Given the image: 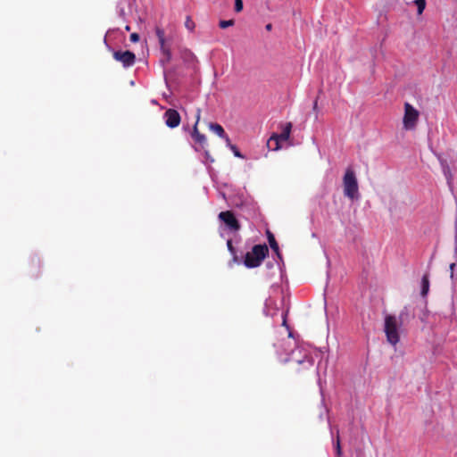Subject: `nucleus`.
Here are the masks:
<instances>
[{
  "instance_id": "12",
  "label": "nucleus",
  "mask_w": 457,
  "mask_h": 457,
  "mask_svg": "<svg viewBox=\"0 0 457 457\" xmlns=\"http://www.w3.org/2000/svg\"><path fill=\"white\" fill-rule=\"evenodd\" d=\"M267 237L270 248L276 253L278 257L281 258L278 244L276 241L274 235L270 230L267 231Z\"/></svg>"
},
{
  "instance_id": "23",
  "label": "nucleus",
  "mask_w": 457,
  "mask_h": 457,
  "mask_svg": "<svg viewBox=\"0 0 457 457\" xmlns=\"http://www.w3.org/2000/svg\"><path fill=\"white\" fill-rule=\"evenodd\" d=\"M454 267H455V263H451L450 264V271H451V278H453V270H454Z\"/></svg>"
},
{
  "instance_id": "18",
  "label": "nucleus",
  "mask_w": 457,
  "mask_h": 457,
  "mask_svg": "<svg viewBox=\"0 0 457 457\" xmlns=\"http://www.w3.org/2000/svg\"><path fill=\"white\" fill-rule=\"evenodd\" d=\"M185 26L190 31H192L195 29V22H194V21L189 16H187V19H186Z\"/></svg>"
},
{
  "instance_id": "3",
  "label": "nucleus",
  "mask_w": 457,
  "mask_h": 457,
  "mask_svg": "<svg viewBox=\"0 0 457 457\" xmlns=\"http://www.w3.org/2000/svg\"><path fill=\"white\" fill-rule=\"evenodd\" d=\"M401 322L397 320L395 315H386L385 317L384 331L386 337V340L392 345H396L400 340L399 327Z\"/></svg>"
},
{
  "instance_id": "27",
  "label": "nucleus",
  "mask_w": 457,
  "mask_h": 457,
  "mask_svg": "<svg viewBox=\"0 0 457 457\" xmlns=\"http://www.w3.org/2000/svg\"><path fill=\"white\" fill-rule=\"evenodd\" d=\"M294 355H295V352H292V357H291V359H290V360H295V357H294Z\"/></svg>"
},
{
  "instance_id": "15",
  "label": "nucleus",
  "mask_w": 457,
  "mask_h": 457,
  "mask_svg": "<svg viewBox=\"0 0 457 457\" xmlns=\"http://www.w3.org/2000/svg\"><path fill=\"white\" fill-rule=\"evenodd\" d=\"M299 364L304 365L305 369H310L313 366V360L307 354L303 355L302 360H295Z\"/></svg>"
},
{
  "instance_id": "14",
  "label": "nucleus",
  "mask_w": 457,
  "mask_h": 457,
  "mask_svg": "<svg viewBox=\"0 0 457 457\" xmlns=\"http://www.w3.org/2000/svg\"><path fill=\"white\" fill-rule=\"evenodd\" d=\"M227 246H228V250L229 251V253H231L232 255V261L233 262L235 263H239L240 262V259L236 252V249L235 247L233 246V244H232V240L229 239L227 241Z\"/></svg>"
},
{
  "instance_id": "10",
  "label": "nucleus",
  "mask_w": 457,
  "mask_h": 457,
  "mask_svg": "<svg viewBox=\"0 0 457 457\" xmlns=\"http://www.w3.org/2000/svg\"><path fill=\"white\" fill-rule=\"evenodd\" d=\"M164 120L167 127L170 129L177 128L181 121V117L179 112L175 109H168L164 112Z\"/></svg>"
},
{
  "instance_id": "4",
  "label": "nucleus",
  "mask_w": 457,
  "mask_h": 457,
  "mask_svg": "<svg viewBox=\"0 0 457 457\" xmlns=\"http://www.w3.org/2000/svg\"><path fill=\"white\" fill-rule=\"evenodd\" d=\"M292 123L287 122L284 125V128L280 134H273L267 142V146L273 151H277L280 148L279 142L287 141L291 133Z\"/></svg>"
},
{
  "instance_id": "13",
  "label": "nucleus",
  "mask_w": 457,
  "mask_h": 457,
  "mask_svg": "<svg viewBox=\"0 0 457 457\" xmlns=\"http://www.w3.org/2000/svg\"><path fill=\"white\" fill-rule=\"evenodd\" d=\"M429 291V279H428V274H424L421 279V295L423 297L427 296L428 293Z\"/></svg>"
},
{
  "instance_id": "26",
  "label": "nucleus",
  "mask_w": 457,
  "mask_h": 457,
  "mask_svg": "<svg viewBox=\"0 0 457 457\" xmlns=\"http://www.w3.org/2000/svg\"><path fill=\"white\" fill-rule=\"evenodd\" d=\"M125 29H126L127 31H129V30H130V26H129V25H127V26L125 27Z\"/></svg>"
},
{
  "instance_id": "1",
  "label": "nucleus",
  "mask_w": 457,
  "mask_h": 457,
  "mask_svg": "<svg viewBox=\"0 0 457 457\" xmlns=\"http://www.w3.org/2000/svg\"><path fill=\"white\" fill-rule=\"evenodd\" d=\"M268 253L269 249L265 244L255 245L251 252L246 253L244 259V264L247 268L259 267Z\"/></svg>"
},
{
  "instance_id": "2",
  "label": "nucleus",
  "mask_w": 457,
  "mask_h": 457,
  "mask_svg": "<svg viewBox=\"0 0 457 457\" xmlns=\"http://www.w3.org/2000/svg\"><path fill=\"white\" fill-rule=\"evenodd\" d=\"M344 195L351 200L359 197V186L354 170L348 167L343 177Z\"/></svg>"
},
{
  "instance_id": "9",
  "label": "nucleus",
  "mask_w": 457,
  "mask_h": 457,
  "mask_svg": "<svg viewBox=\"0 0 457 457\" xmlns=\"http://www.w3.org/2000/svg\"><path fill=\"white\" fill-rule=\"evenodd\" d=\"M200 117H201V109L198 108L196 111V115H195L196 120L193 127L191 137H193L194 141L196 144H198L202 148H204V146L206 145V137H205V135L200 133L198 130V123L200 120Z\"/></svg>"
},
{
  "instance_id": "6",
  "label": "nucleus",
  "mask_w": 457,
  "mask_h": 457,
  "mask_svg": "<svg viewBox=\"0 0 457 457\" xmlns=\"http://www.w3.org/2000/svg\"><path fill=\"white\" fill-rule=\"evenodd\" d=\"M155 33L159 41L161 52L162 54V58L161 59V62L162 65L170 62L171 60V52L170 48L166 45L165 42V33L164 30L161 28L157 27L155 29Z\"/></svg>"
},
{
  "instance_id": "24",
  "label": "nucleus",
  "mask_w": 457,
  "mask_h": 457,
  "mask_svg": "<svg viewBox=\"0 0 457 457\" xmlns=\"http://www.w3.org/2000/svg\"><path fill=\"white\" fill-rule=\"evenodd\" d=\"M313 111L317 112L318 110V99H315L314 103H313Z\"/></svg>"
},
{
  "instance_id": "11",
  "label": "nucleus",
  "mask_w": 457,
  "mask_h": 457,
  "mask_svg": "<svg viewBox=\"0 0 457 457\" xmlns=\"http://www.w3.org/2000/svg\"><path fill=\"white\" fill-rule=\"evenodd\" d=\"M208 128L210 130H212V132L217 134L220 138L225 139L227 144H229L230 139H229L228 136L226 134V132L221 125H220L218 123L210 122L208 124Z\"/></svg>"
},
{
  "instance_id": "7",
  "label": "nucleus",
  "mask_w": 457,
  "mask_h": 457,
  "mask_svg": "<svg viewBox=\"0 0 457 457\" xmlns=\"http://www.w3.org/2000/svg\"><path fill=\"white\" fill-rule=\"evenodd\" d=\"M113 59L117 62H121L124 68L131 67L136 62V55L131 51H114L112 54Z\"/></svg>"
},
{
  "instance_id": "16",
  "label": "nucleus",
  "mask_w": 457,
  "mask_h": 457,
  "mask_svg": "<svg viewBox=\"0 0 457 457\" xmlns=\"http://www.w3.org/2000/svg\"><path fill=\"white\" fill-rule=\"evenodd\" d=\"M414 3L418 8V13L421 14L426 7V1L425 0H415Z\"/></svg>"
},
{
  "instance_id": "19",
  "label": "nucleus",
  "mask_w": 457,
  "mask_h": 457,
  "mask_svg": "<svg viewBox=\"0 0 457 457\" xmlns=\"http://www.w3.org/2000/svg\"><path fill=\"white\" fill-rule=\"evenodd\" d=\"M336 452H337V457H340L341 454H342V449H341V445H340V439H339V435L338 434H337V436Z\"/></svg>"
},
{
  "instance_id": "25",
  "label": "nucleus",
  "mask_w": 457,
  "mask_h": 457,
  "mask_svg": "<svg viewBox=\"0 0 457 457\" xmlns=\"http://www.w3.org/2000/svg\"><path fill=\"white\" fill-rule=\"evenodd\" d=\"M271 28H272V25L270 23L267 24L265 27V29L269 31L271 30Z\"/></svg>"
},
{
  "instance_id": "20",
  "label": "nucleus",
  "mask_w": 457,
  "mask_h": 457,
  "mask_svg": "<svg viewBox=\"0 0 457 457\" xmlns=\"http://www.w3.org/2000/svg\"><path fill=\"white\" fill-rule=\"evenodd\" d=\"M235 12H240L243 10V0H235Z\"/></svg>"
},
{
  "instance_id": "8",
  "label": "nucleus",
  "mask_w": 457,
  "mask_h": 457,
  "mask_svg": "<svg viewBox=\"0 0 457 457\" xmlns=\"http://www.w3.org/2000/svg\"><path fill=\"white\" fill-rule=\"evenodd\" d=\"M219 218L232 231H238L241 228L235 214L231 211H225V212H220Z\"/></svg>"
},
{
  "instance_id": "17",
  "label": "nucleus",
  "mask_w": 457,
  "mask_h": 457,
  "mask_svg": "<svg viewBox=\"0 0 457 457\" xmlns=\"http://www.w3.org/2000/svg\"><path fill=\"white\" fill-rule=\"evenodd\" d=\"M235 24L234 20H228V21H220L219 23V26L220 29H227L230 26H233Z\"/></svg>"
},
{
  "instance_id": "22",
  "label": "nucleus",
  "mask_w": 457,
  "mask_h": 457,
  "mask_svg": "<svg viewBox=\"0 0 457 457\" xmlns=\"http://www.w3.org/2000/svg\"><path fill=\"white\" fill-rule=\"evenodd\" d=\"M129 39L133 43H137L139 41V35L137 33H132L129 37Z\"/></svg>"
},
{
  "instance_id": "5",
  "label": "nucleus",
  "mask_w": 457,
  "mask_h": 457,
  "mask_svg": "<svg viewBox=\"0 0 457 457\" xmlns=\"http://www.w3.org/2000/svg\"><path fill=\"white\" fill-rule=\"evenodd\" d=\"M419 119V112L409 103L404 104L403 126L406 129L415 128Z\"/></svg>"
},
{
  "instance_id": "21",
  "label": "nucleus",
  "mask_w": 457,
  "mask_h": 457,
  "mask_svg": "<svg viewBox=\"0 0 457 457\" xmlns=\"http://www.w3.org/2000/svg\"><path fill=\"white\" fill-rule=\"evenodd\" d=\"M231 150L234 152V154L237 156V157H239V158H243V155L240 154V152L237 150V146L234 145H231L230 143L228 144Z\"/></svg>"
}]
</instances>
